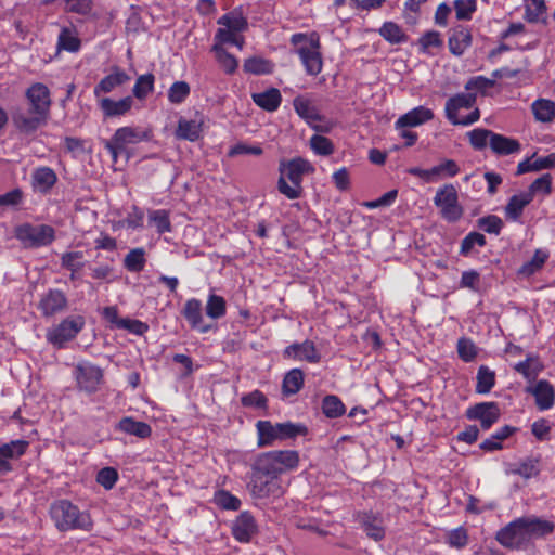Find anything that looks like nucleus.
<instances>
[{
	"instance_id": "obj_1",
	"label": "nucleus",
	"mask_w": 555,
	"mask_h": 555,
	"mask_svg": "<svg viewBox=\"0 0 555 555\" xmlns=\"http://www.w3.org/2000/svg\"><path fill=\"white\" fill-rule=\"evenodd\" d=\"M299 462L300 456L296 450H272L258 454L251 465V494L264 499L279 493V476L296 470Z\"/></svg>"
},
{
	"instance_id": "obj_2",
	"label": "nucleus",
	"mask_w": 555,
	"mask_h": 555,
	"mask_svg": "<svg viewBox=\"0 0 555 555\" xmlns=\"http://www.w3.org/2000/svg\"><path fill=\"white\" fill-rule=\"evenodd\" d=\"M26 99L29 111L14 114L13 122L21 132L30 133L47 122L51 107L50 90L43 83H33L26 91Z\"/></svg>"
},
{
	"instance_id": "obj_3",
	"label": "nucleus",
	"mask_w": 555,
	"mask_h": 555,
	"mask_svg": "<svg viewBox=\"0 0 555 555\" xmlns=\"http://www.w3.org/2000/svg\"><path fill=\"white\" fill-rule=\"evenodd\" d=\"M289 41L296 48L295 52L299 56L307 75H319L323 68L319 34L315 31L296 33L292 35Z\"/></svg>"
},
{
	"instance_id": "obj_4",
	"label": "nucleus",
	"mask_w": 555,
	"mask_h": 555,
	"mask_svg": "<svg viewBox=\"0 0 555 555\" xmlns=\"http://www.w3.org/2000/svg\"><path fill=\"white\" fill-rule=\"evenodd\" d=\"M310 163L304 158L297 157L291 160L280 163V178L278 180V190L288 199H297L302 193V178L305 173L312 171Z\"/></svg>"
},
{
	"instance_id": "obj_5",
	"label": "nucleus",
	"mask_w": 555,
	"mask_h": 555,
	"mask_svg": "<svg viewBox=\"0 0 555 555\" xmlns=\"http://www.w3.org/2000/svg\"><path fill=\"white\" fill-rule=\"evenodd\" d=\"M255 427L258 448L272 447L278 441L294 439L307 434L305 425L292 422L272 423L260 420L255 424Z\"/></svg>"
},
{
	"instance_id": "obj_6",
	"label": "nucleus",
	"mask_w": 555,
	"mask_h": 555,
	"mask_svg": "<svg viewBox=\"0 0 555 555\" xmlns=\"http://www.w3.org/2000/svg\"><path fill=\"white\" fill-rule=\"evenodd\" d=\"M51 518L60 531L90 530L92 521L90 515L81 512L76 505L67 500H60L52 504L50 509Z\"/></svg>"
},
{
	"instance_id": "obj_7",
	"label": "nucleus",
	"mask_w": 555,
	"mask_h": 555,
	"mask_svg": "<svg viewBox=\"0 0 555 555\" xmlns=\"http://www.w3.org/2000/svg\"><path fill=\"white\" fill-rule=\"evenodd\" d=\"M475 104V93H457L446 102V118L454 126H470L480 118V112Z\"/></svg>"
},
{
	"instance_id": "obj_8",
	"label": "nucleus",
	"mask_w": 555,
	"mask_h": 555,
	"mask_svg": "<svg viewBox=\"0 0 555 555\" xmlns=\"http://www.w3.org/2000/svg\"><path fill=\"white\" fill-rule=\"evenodd\" d=\"M15 238L25 248H40L51 245L55 240L53 227L44 223L33 224L25 222L14 229Z\"/></svg>"
},
{
	"instance_id": "obj_9",
	"label": "nucleus",
	"mask_w": 555,
	"mask_h": 555,
	"mask_svg": "<svg viewBox=\"0 0 555 555\" xmlns=\"http://www.w3.org/2000/svg\"><path fill=\"white\" fill-rule=\"evenodd\" d=\"M72 376L77 390L87 395L99 391L104 382V371L88 360H80L75 363L72 369Z\"/></svg>"
},
{
	"instance_id": "obj_10",
	"label": "nucleus",
	"mask_w": 555,
	"mask_h": 555,
	"mask_svg": "<svg viewBox=\"0 0 555 555\" xmlns=\"http://www.w3.org/2000/svg\"><path fill=\"white\" fill-rule=\"evenodd\" d=\"M151 135L150 130H144L140 127H121L105 143V149L111 154L113 160L117 162V158L126 151L128 145L149 141Z\"/></svg>"
},
{
	"instance_id": "obj_11",
	"label": "nucleus",
	"mask_w": 555,
	"mask_h": 555,
	"mask_svg": "<svg viewBox=\"0 0 555 555\" xmlns=\"http://www.w3.org/2000/svg\"><path fill=\"white\" fill-rule=\"evenodd\" d=\"M443 220L450 223L457 222L464 212L459 202V194L453 184H444L439 188L433 198Z\"/></svg>"
},
{
	"instance_id": "obj_12",
	"label": "nucleus",
	"mask_w": 555,
	"mask_h": 555,
	"mask_svg": "<svg viewBox=\"0 0 555 555\" xmlns=\"http://www.w3.org/2000/svg\"><path fill=\"white\" fill-rule=\"evenodd\" d=\"M496 541L511 550H526L529 541L526 532L524 517H519L501 528L495 534Z\"/></svg>"
},
{
	"instance_id": "obj_13",
	"label": "nucleus",
	"mask_w": 555,
	"mask_h": 555,
	"mask_svg": "<svg viewBox=\"0 0 555 555\" xmlns=\"http://www.w3.org/2000/svg\"><path fill=\"white\" fill-rule=\"evenodd\" d=\"M85 323V318L81 315L67 317L47 332V339L53 346L63 348L67 341L79 334Z\"/></svg>"
},
{
	"instance_id": "obj_14",
	"label": "nucleus",
	"mask_w": 555,
	"mask_h": 555,
	"mask_svg": "<svg viewBox=\"0 0 555 555\" xmlns=\"http://www.w3.org/2000/svg\"><path fill=\"white\" fill-rule=\"evenodd\" d=\"M408 172L411 176L422 179L426 183H434L455 177L460 172V166L453 159H443L431 168L423 169L420 167H411L408 169Z\"/></svg>"
},
{
	"instance_id": "obj_15",
	"label": "nucleus",
	"mask_w": 555,
	"mask_h": 555,
	"mask_svg": "<svg viewBox=\"0 0 555 555\" xmlns=\"http://www.w3.org/2000/svg\"><path fill=\"white\" fill-rule=\"evenodd\" d=\"M283 357L294 361H306L308 363H319L321 353L315 344L310 339H305L301 343H294L284 348Z\"/></svg>"
},
{
	"instance_id": "obj_16",
	"label": "nucleus",
	"mask_w": 555,
	"mask_h": 555,
	"mask_svg": "<svg viewBox=\"0 0 555 555\" xmlns=\"http://www.w3.org/2000/svg\"><path fill=\"white\" fill-rule=\"evenodd\" d=\"M468 420L480 422L483 430H488L500 418V409L496 402H482L467 409Z\"/></svg>"
},
{
	"instance_id": "obj_17",
	"label": "nucleus",
	"mask_w": 555,
	"mask_h": 555,
	"mask_svg": "<svg viewBox=\"0 0 555 555\" xmlns=\"http://www.w3.org/2000/svg\"><path fill=\"white\" fill-rule=\"evenodd\" d=\"M231 529L232 535L236 541L247 543L258 532V525L254 516L245 511L234 519Z\"/></svg>"
},
{
	"instance_id": "obj_18",
	"label": "nucleus",
	"mask_w": 555,
	"mask_h": 555,
	"mask_svg": "<svg viewBox=\"0 0 555 555\" xmlns=\"http://www.w3.org/2000/svg\"><path fill=\"white\" fill-rule=\"evenodd\" d=\"M526 391L534 397L540 411L551 410L555 404V388L548 380L540 379L527 387Z\"/></svg>"
},
{
	"instance_id": "obj_19",
	"label": "nucleus",
	"mask_w": 555,
	"mask_h": 555,
	"mask_svg": "<svg viewBox=\"0 0 555 555\" xmlns=\"http://www.w3.org/2000/svg\"><path fill=\"white\" fill-rule=\"evenodd\" d=\"M130 80L128 74L118 66H114L112 72L103 77L93 89V94L96 99L104 98L103 94H107L121 87Z\"/></svg>"
},
{
	"instance_id": "obj_20",
	"label": "nucleus",
	"mask_w": 555,
	"mask_h": 555,
	"mask_svg": "<svg viewBox=\"0 0 555 555\" xmlns=\"http://www.w3.org/2000/svg\"><path fill=\"white\" fill-rule=\"evenodd\" d=\"M435 114L433 109L420 105L416 106L405 114L401 115L395 122L396 129H403V128H414L422 126L431 119H434Z\"/></svg>"
},
{
	"instance_id": "obj_21",
	"label": "nucleus",
	"mask_w": 555,
	"mask_h": 555,
	"mask_svg": "<svg viewBox=\"0 0 555 555\" xmlns=\"http://www.w3.org/2000/svg\"><path fill=\"white\" fill-rule=\"evenodd\" d=\"M182 314L193 330L202 334L208 333L211 326L204 323L203 305L197 298H190L185 301Z\"/></svg>"
},
{
	"instance_id": "obj_22",
	"label": "nucleus",
	"mask_w": 555,
	"mask_h": 555,
	"mask_svg": "<svg viewBox=\"0 0 555 555\" xmlns=\"http://www.w3.org/2000/svg\"><path fill=\"white\" fill-rule=\"evenodd\" d=\"M541 472L540 459L537 456H527L514 463L505 465L506 475H518L524 479L537 477Z\"/></svg>"
},
{
	"instance_id": "obj_23",
	"label": "nucleus",
	"mask_w": 555,
	"mask_h": 555,
	"mask_svg": "<svg viewBox=\"0 0 555 555\" xmlns=\"http://www.w3.org/2000/svg\"><path fill=\"white\" fill-rule=\"evenodd\" d=\"M28 442L25 440H12L0 446V474H7L12 470V460L20 459L25 454Z\"/></svg>"
},
{
	"instance_id": "obj_24",
	"label": "nucleus",
	"mask_w": 555,
	"mask_h": 555,
	"mask_svg": "<svg viewBox=\"0 0 555 555\" xmlns=\"http://www.w3.org/2000/svg\"><path fill=\"white\" fill-rule=\"evenodd\" d=\"M57 182L55 171L47 166H40L34 169L31 173V188L35 193L42 195L49 194Z\"/></svg>"
},
{
	"instance_id": "obj_25",
	"label": "nucleus",
	"mask_w": 555,
	"mask_h": 555,
	"mask_svg": "<svg viewBox=\"0 0 555 555\" xmlns=\"http://www.w3.org/2000/svg\"><path fill=\"white\" fill-rule=\"evenodd\" d=\"M524 520L529 545L532 544L533 540L542 539L553 533L555 530V524L553 521L534 515L524 516Z\"/></svg>"
},
{
	"instance_id": "obj_26",
	"label": "nucleus",
	"mask_w": 555,
	"mask_h": 555,
	"mask_svg": "<svg viewBox=\"0 0 555 555\" xmlns=\"http://www.w3.org/2000/svg\"><path fill=\"white\" fill-rule=\"evenodd\" d=\"M358 521L370 539L382 541L385 538L384 521L378 514L372 512L360 513L358 514Z\"/></svg>"
},
{
	"instance_id": "obj_27",
	"label": "nucleus",
	"mask_w": 555,
	"mask_h": 555,
	"mask_svg": "<svg viewBox=\"0 0 555 555\" xmlns=\"http://www.w3.org/2000/svg\"><path fill=\"white\" fill-rule=\"evenodd\" d=\"M67 306V298L60 289H50L39 302V309L44 317H52L63 311Z\"/></svg>"
},
{
	"instance_id": "obj_28",
	"label": "nucleus",
	"mask_w": 555,
	"mask_h": 555,
	"mask_svg": "<svg viewBox=\"0 0 555 555\" xmlns=\"http://www.w3.org/2000/svg\"><path fill=\"white\" fill-rule=\"evenodd\" d=\"M473 36L470 30L462 25L454 27L449 36L448 44L450 52L461 56L472 46Z\"/></svg>"
},
{
	"instance_id": "obj_29",
	"label": "nucleus",
	"mask_w": 555,
	"mask_h": 555,
	"mask_svg": "<svg viewBox=\"0 0 555 555\" xmlns=\"http://www.w3.org/2000/svg\"><path fill=\"white\" fill-rule=\"evenodd\" d=\"M98 105L104 117H117L127 114L131 109L133 100L131 96H126L117 101L111 98H102L98 100Z\"/></svg>"
},
{
	"instance_id": "obj_30",
	"label": "nucleus",
	"mask_w": 555,
	"mask_h": 555,
	"mask_svg": "<svg viewBox=\"0 0 555 555\" xmlns=\"http://www.w3.org/2000/svg\"><path fill=\"white\" fill-rule=\"evenodd\" d=\"M490 149L498 156L518 154L521 144L518 140L494 132L490 142Z\"/></svg>"
},
{
	"instance_id": "obj_31",
	"label": "nucleus",
	"mask_w": 555,
	"mask_h": 555,
	"mask_svg": "<svg viewBox=\"0 0 555 555\" xmlns=\"http://www.w3.org/2000/svg\"><path fill=\"white\" fill-rule=\"evenodd\" d=\"M202 127V117H196L194 119L180 118L176 129V137L178 139L194 142L201 138L203 131Z\"/></svg>"
},
{
	"instance_id": "obj_32",
	"label": "nucleus",
	"mask_w": 555,
	"mask_h": 555,
	"mask_svg": "<svg viewBox=\"0 0 555 555\" xmlns=\"http://www.w3.org/2000/svg\"><path fill=\"white\" fill-rule=\"evenodd\" d=\"M253 102L267 112H275L282 103V95L279 89L269 88L261 92L251 94Z\"/></svg>"
},
{
	"instance_id": "obj_33",
	"label": "nucleus",
	"mask_w": 555,
	"mask_h": 555,
	"mask_svg": "<svg viewBox=\"0 0 555 555\" xmlns=\"http://www.w3.org/2000/svg\"><path fill=\"white\" fill-rule=\"evenodd\" d=\"M116 429L141 439L149 438L152 434V428L147 423L135 421L130 416L122 417L116 425Z\"/></svg>"
},
{
	"instance_id": "obj_34",
	"label": "nucleus",
	"mask_w": 555,
	"mask_h": 555,
	"mask_svg": "<svg viewBox=\"0 0 555 555\" xmlns=\"http://www.w3.org/2000/svg\"><path fill=\"white\" fill-rule=\"evenodd\" d=\"M532 202V196L526 192L515 194L505 206V217L511 221H518L526 206Z\"/></svg>"
},
{
	"instance_id": "obj_35",
	"label": "nucleus",
	"mask_w": 555,
	"mask_h": 555,
	"mask_svg": "<svg viewBox=\"0 0 555 555\" xmlns=\"http://www.w3.org/2000/svg\"><path fill=\"white\" fill-rule=\"evenodd\" d=\"M548 257L550 253L546 249H537L533 257L518 269V275L529 278L535 274L543 268Z\"/></svg>"
},
{
	"instance_id": "obj_36",
	"label": "nucleus",
	"mask_w": 555,
	"mask_h": 555,
	"mask_svg": "<svg viewBox=\"0 0 555 555\" xmlns=\"http://www.w3.org/2000/svg\"><path fill=\"white\" fill-rule=\"evenodd\" d=\"M81 47V41L75 28L63 27L57 37V49L67 52H78Z\"/></svg>"
},
{
	"instance_id": "obj_37",
	"label": "nucleus",
	"mask_w": 555,
	"mask_h": 555,
	"mask_svg": "<svg viewBox=\"0 0 555 555\" xmlns=\"http://www.w3.org/2000/svg\"><path fill=\"white\" fill-rule=\"evenodd\" d=\"M531 111L539 122H551L555 118V103L548 99L535 100L531 104Z\"/></svg>"
},
{
	"instance_id": "obj_38",
	"label": "nucleus",
	"mask_w": 555,
	"mask_h": 555,
	"mask_svg": "<svg viewBox=\"0 0 555 555\" xmlns=\"http://www.w3.org/2000/svg\"><path fill=\"white\" fill-rule=\"evenodd\" d=\"M379 35L391 44H400L408 41V36L400 25L395 22H385L379 30Z\"/></svg>"
},
{
	"instance_id": "obj_39",
	"label": "nucleus",
	"mask_w": 555,
	"mask_h": 555,
	"mask_svg": "<svg viewBox=\"0 0 555 555\" xmlns=\"http://www.w3.org/2000/svg\"><path fill=\"white\" fill-rule=\"evenodd\" d=\"M305 376L300 369L289 370L282 384L283 393L286 396L296 395L304 386Z\"/></svg>"
},
{
	"instance_id": "obj_40",
	"label": "nucleus",
	"mask_w": 555,
	"mask_h": 555,
	"mask_svg": "<svg viewBox=\"0 0 555 555\" xmlns=\"http://www.w3.org/2000/svg\"><path fill=\"white\" fill-rule=\"evenodd\" d=\"M206 315L212 320H219L227 314V301L225 299L215 294L209 293L205 306Z\"/></svg>"
},
{
	"instance_id": "obj_41",
	"label": "nucleus",
	"mask_w": 555,
	"mask_h": 555,
	"mask_svg": "<svg viewBox=\"0 0 555 555\" xmlns=\"http://www.w3.org/2000/svg\"><path fill=\"white\" fill-rule=\"evenodd\" d=\"M516 372L521 374L528 380H534L540 372L543 370V365L540 360L535 357H527L526 360L520 361L514 365Z\"/></svg>"
},
{
	"instance_id": "obj_42",
	"label": "nucleus",
	"mask_w": 555,
	"mask_h": 555,
	"mask_svg": "<svg viewBox=\"0 0 555 555\" xmlns=\"http://www.w3.org/2000/svg\"><path fill=\"white\" fill-rule=\"evenodd\" d=\"M495 384V373L490 370L486 365H481L478 369L476 376V387L475 390L477 393L486 395L491 391Z\"/></svg>"
},
{
	"instance_id": "obj_43",
	"label": "nucleus",
	"mask_w": 555,
	"mask_h": 555,
	"mask_svg": "<svg viewBox=\"0 0 555 555\" xmlns=\"http://www.w3.org/2000/svg\"><path fill=\"white\" fill-rule=\"evenodd\" d=\"M295 112L308 122L317 121L321 119V116L318 113L315 106L311 103V101L304 96H297L293 102Z\"/></svg>"
},
{
	"instance_id": "obj_44",
	"label": "nucleus",
	"mask_w": 555,
	"mask_h": 555,
	"mask_svg": "<svg viewBox=\"0 0 555 555\" xmlns=\"http://www.w3.org/2000/svg\"><path fill=\"white\" fill-rule=\"evenodd\" d=\"M217 23L220 26L234 30L238 34L244 31L248 25L247 20L243 16V14L235 10L220 16Z\"/></svg>"
},
{
	"instance_id": "obj_45",
	"label": "nucleus",
	"mask_w": 555,
	"mask_h": 555,
	"mask_svg": "<svg viewBox=\"0 0 555 555\" xmlns=\"http://www.w3.org/2000/svg\"><path fill=\"white\" fill-rule=\"evenodd\" d=\"M211 51L215 53L216 60L225 74H234L237 69L238 62L236 57L230 54L223 47L214 44Z\"/></svg>"
},
{
	"instance_id": "obj_46",
	"label": "nucleus",
	"mask_w": 555,
	"mask_h": 555,
	"mask_svg": "<svg viewBox=\"0 0 555 555\" xmlns=\"http://www.w3.org/2000/svg\"><path fill=\"white\" fill-rule=\"evenodd\" d=\"M146 263L145 250L142 247L131 249L124 258V267L129 272H141Z\"/></svg>"
},
{
	"instance_id": "obj_47",
	"label": "nucleus",
	"mask_w": 555,
	"mask_h": 555,
	"mask_svg": "<svg viewBox=\"0 0 555 555\" xmlns=\"http://www.w3.org/2000/svg\"><path fill=\"white\" fill-rule=\"evenodd\" d=\"M274 64L263 57L253 56L244 62V70L254 75H267L273 72Z\"/></svg>"
},
{
	"instance_id": "obj_48",
	"label": "nucleus",
	"mask_w": 555,
	"mask_h": 555,
	"mask_svg": "<svg viewBox=\"0 0 555 555\" xmlns=\"http://www.w3.org/2000/svg\"><path fill=\"white\" fill-rule=\"evenodd\" d=\"M149 223L155 227L158 234L171 232V222L169 212L165 209L149 211Z\"/></svg>"
},
{
	"instance_id": "obj_49",
	"label": "nucleus",
	"mask_w": 555,
	"mask_h": 555,
	"mask_svg": "<svg viewBox=\"0 0 555 555\" xmlns=\"http://www.w3.org/2000/svg\"><path fill=\"white\" fill-rule=\"evenodd\" d=\"M155 76L151 73L140 75L132 89L133 95L138 100H144L154 91Z\"/></svg>"
},
{
	"instance_id": "obj_50",
	"label": "nucleus",
	"mask_w": 555,
	"mask_h": 555,
	"mask_svg": "<svg viewBox=\"0 0 555 555\" xmlns=\"http://www.w3.org/2000/svg\"><path fill=\"white\" fill-rule=\"evenodd\" d=\"M493 133V131L485 128H475L467 133V137L474 150L482 151L487 146L490 147Z\"/></svg>"
},
{
	"instance_id": "obj_51",
	"label": "nucleus",
	"mask_w": 555,
	"mask_h": 555,
	"mask_svg": "<svg viewBox=\"0 0 555 555\" xmlns=\"http://www.w3.org/2000/svg\"><path fill=\"white\" fill-rule=\"evenodd\" d=\"M322 411L327 417L337 418L345 414L346 408L337 396L328 395L322 401Z\"/></svg>"
},
{
	"instance_id": "obj_52",
	"label": "nucleus",
	"mask_w": 555,
	"mask_h": 555,
	"mask_svg": "<svg viewBox=\"0 0 555 555\" xmlns=\"http://www.w3.org/2000/svg\"><path fill=\"white\" fill-rule=\"evenodd\" d=\"M214 503L225 511H237L241 507V500L227 490H218L214 494Z\"/></svg>"
},
{
	"instance_id": "obj_53",
	"label": "nucleus",
	"mask_w": 555,
	"mask_h": 555,
	"mask_svg": "<svg viewBox=\"0 0 555 555\" xmlns=\"http://www.w3.org/2000/svg\"><path fill=\"white\" fill-rule=\"evenodd\" d=\"M544 0H525V18L530 23L539 22L545 14Z\"/></svg>"
},
{
	"instance_id": "obj_54",
	"label": "nucleus",
	"mask_w": 555,
	"mask_h": 555,
	"mask_svg": "<svg viewBox=\"0 0 555 555\" xmlns=\"http://www.w3.org/2000/svg\"><path fill=\"white\" fill-rule=\"evenodd\" d=\"M486 243L483 234L479 232H470L462 240L460 254L462 256H469L473 254L476 246L483 247Z\"/></svg>"
},
{
	"instance_id": "obj_55",
	"label": "nucleus",
	"mask_w": 555,
	"mask_h": 555,
	"mask_svg": "<svg viewBox=\"0 0 555 555\" xmlns=\"http://www.w3.org/2000/svg\"><path fill=\"white\" fill-rule=\"evenodd\" d=\"M191 88L185 81H175L168 89V101L171 104H181L190 95Z\"/></svg>"
},
{
	"instance_id": "obj_56",
	"label": "nucleus",
	"mask_w": 555,
	"mask_h": 555,
	"mask_svg": "<svg viewBox=\"0 0 555 555\" xmlns=\"http://www.w3.org/2000/svg\"><path fill=\"white\" fill-rule=\"evenodd\" d=\"M446 543L452 548H464L468 543L467 530L462 526L449 530L446 534Z\"/></svg>"
},
{
	"instance_id": "obj_57",
	"label": "nucleus",
	"mask_w": 555,
	"mask_h": 555,
	"mask_svg": "<svg viewBox=\"0 0 555 555\" xmlns=\"http://www.w3.org/2000/svg\"><path fill=\"white\" fill-rule=\"evenodd\" d=\"M456 350L464 362H473L478 356V348L470 338L462 337L457 340Z\"/></svg>"
},
{
	"instance_id": "obj_58",
	"label": "nucleus",
	"mask_w": 555,
	"mask_h": 555,
	"mask_svg": "<svg viewBox=\"0 0 555 555\" xmlns=\"http://www.w3.org/2000/svg\"><path fill=\"white\" fill-rule=\"evenodd\" d=\"M89 269L90 275L93 280L105 283H112L116 280V276L114 275L115 270L111 263H98Z\"/></svg>"
},
{
	"instance_id": "obj_59",
	"label": "nucleus",
	"mask_w": 555,
	"mask_h": 555,
	"mask_svg": "<svg viewBox=\"0 0 555 555\" xmlns=\"http://www.w3.org/2000/svg\"><path fill=\"white\" fill-rule=\"evenodd\" d=\"M418 43L423 53L434 54L431 50L442 47L443 41L438 31L431 30L425 33L418 39Z\"/></svg>"
},
{
	"instance_id": "obj_60",
	"label": "nucleus",
	"mask_w": 555,
	"mask_h": 555,
	"mask_svg": "<svg viewBox=\"0 0 555 555\" xmlns=\"http://www.w3.org/2000/svg\"><path fill=\"white\" fill-rule=\"evenodd\" d=\"M310 147L317 154L321 156H328L334 152L333 142L320 134H313L310 139Z\"/></svg>"
},
{
	"instance_id": "obj_61",
	"label": "nucleus",
	"mask_w": 555,
	"mask_h": 555,
	"mask_svg": "<svg viewBox=\"0 0 555 555\" xmlns=\"http://www.w3.org/2000/svg\"><path fill=\"white\" fill-rule=\"evenodd\" d=\"M64 11L78 15L87 16L92 12L93 0H62Z\"/></svg>"
},
{
	"instance_id": "obj_62",
	"label": "nucleus",
	"mask_w": 555,
	"mask_h": 555,
	"mask_svg": "<svg viewBox=\"0 0 555 555\" xmlns=\"http://www.w3.org/2000/svg\"><path fill=\"white\" fill-rule=\"evenodd\" d=\"M552 181L553 179L550 173L542 175L530 184L526 193L530 194L532 198L535 194L548 195L552 192Z\"/></svg>"
},
{
	"instance_id": "obj_63",
	"label": "nucleus",
	"mask_w": 555,
	"mask_h": 555,
	"mask_svg": "<svg viewBox=\"0 0 555 555\" xmlns=\"http://www.w3.org/2000/svg\"><path fill=\"white\" fill-rule=\"evenodd\" d=\"M61 266L68 271H80L83 266L82 251H68L64 253L61 257Z\"/></svg>"
},
{
	"instance_id": "obj_64",
	"label": "nucleus",
	"mask_w": 555,
	"mask_h": 555,
	"mask_svg": "<svg viewBox=\"0 0 555 555\" xmlns=\"http://www.w3.org/2000/svg\"><path fill=\"white\" fill-rule=\"evenodd\" d=\"M454 10L456 18L460 21H469L477 10L476 0H455Z\"/></svg>"
}]
</instances>
